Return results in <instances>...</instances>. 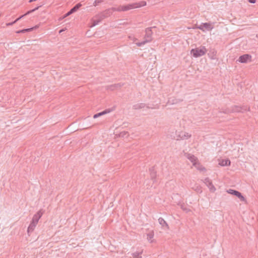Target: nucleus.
<instances>
[{
    "instance_id": "nucleus-21",
    "label": "nucleus",
    "mask_w": 258,
    "mask_h": 258,
    "mask_svg": "<svg viewBox=\"0 0 258 258\" xmlns=\"http://www.w3.org/2000/svg\"><path fill=\"white\" fill-rule=\"evenodd\" d=\"M154 237V233L153 232H150L147 234V239L150 242H152L153 240L152 239Z\"/></svg>"
},
{
    "instance_id": "nucleus-22",
    "label": "nucleus",
    "mask_w": 258,
    "mask_h": 258,
    "mask_svg": "<svg viewBox=\"0 0 258 258\" xmlns=\"http://www.w3.org/2000/svg\"><path fill=\"white\" fill-rule=\"evenodd\" d=\"M24 17V15H22L21 16H20V17H19L18 18H17V19H16L14 21L12 22H10V23H8L6 24V25L7 26H11V25H13L14 24L16 23L17 21H18L19 20H20L21 18H22L23 17Z\"/></svg>"
},
{
    "instance_id": "nucleus-29",
    "label": "nucleus",
    "mask_w": 258,
    "mask_h": 258,
    "mask_svg": "<svg viewBox=\"0 0 258 258\" xmlns=\"http://www.w3.org/2000/svg\"><path fill=\"white\" fill-rule=\"evenodd\" d=\"M197 28L203 31H205L204 29V26H203V23H202L200 26H198Z\"/></svg>"
},
{
    "instance_id": "nucleus-20",
    "label": "nucleus",
    "mask_w": 258,
    "mask_h": 258,
    "mask_svg": "<svg viewBox=\"0 0 258 258\" xmlns=\"http://www.w3.org/2000/svg\"><path fill=\"white\" fill-rule=\"evenodd\" d=\"M142 253V251L141 252H135L132 253V255L133 258H142V256H141Z\"/></svg>"
},
{
    "instance_id": "nucleus-3",
    "label": "nucleus",
    "mask_w": 258,
    "mask_h": 258,
    "mask_svg": "<svg viewBox=\"0 0 258 258\" xmlns=\"http://www.w3.org/2000/svg\"><path fill=\"white\" fill-rule=\"evenodd\" d=\"M42 215L43 212L40 210L33 216L32 221L27 229L28 233H31L33 231Z\"/></svg>"
},
{
    "instance_id": "nucleus-33",
    "label": "nucleus",
    "mask_w": 258,
    "mask_h": 258,
    "mask_svg": "<svg viewBox=\"0 0 258 258\" xmlns=\"http://www.w3.org/2000/svg\"><path fill=\"white\" fill-rule=\"evenodd\" d=\"M69 12L71 13V14H72L73 13H75L74 11L73 10L72 8L69 11Z\"/></svg>"
},
{
    "instance_id": "nucleus-2",
    "label": "nucleus",
    "mask_w": 258,
    "mask_h": 258,
    "mask_svg": "<svg viewBox=\"0 0 258 258\" xmlns=\"http://www.w3.org/2000/svg\"><path fill=\"white\" fill-rule=\"evenodd\" d=\"M155 27H151L147 28L145 29V34L144 35V40L140 42L136 43V45L138 46H142L145 44L150 42L153 40V32H152V29L155 28Z\"/></svg>"
},
{
    "instance_id": "nucleus-17",
    "label": "nucleus",
    "mask_w": 258,
    "mask_h": 258,
    "mask_svg": "<svg viewBox=\"0 0 258 258\" xmlns=\"http://www.w3.org/2000/svg\"><path fill=\"white\" fill-rule=\"evenodd\" d=\"M193 166H194L199 170L203 171L205 170V168L203 167L198 161L196 163H195Z\"/></svg>"
},
{
    "instance_id": "nucleus-19",
    "label": "nucleus",
    "mask_w": 258,
    "mask_h": 258,
    "mask_svg": "<svg viewBox=\"0 0 258 258\" xmlns=\"http://www.w3.org/2000/svg\"><path fill=\"white\" fill-rule=\"evenodd\" d=\"M150 176L152 180H154L156 176V173L153 168L150 169Z\"/></svg>"
},
{
    "instance_id": "nucleus-25",
    "label": "nucleus",
    "mask_w": 258,
    "mask_h": 258,
    "mask_svg": "<svg viewBox=\"0 0 258 258\" xmlns=\"http://www.w3.org/2000/svg\"><path fill=\"white\" fill-rule=\"evenodd\" d=\"M180 101H181V100L174 99H172V100H169L168 103H171V104H176Z\"/></svg>"
},
{
    "instance_id": "nucleus-7",
    "label": "nucleus",
    "mask_w": 258,
    "mask_h": 258,
    "mask_svg": "<svg viewBox=\"0 0 258 258\" xmlns=\"http://www.w3.org/2000/svg\"><path fill=\"white\" fill-rule=\"evenodd\" d=\"M227 192L230 194L235 196L240 200V201L246 202V199L238 191L232 189H229L227 190Z\"/></svg>"
},
{
    "instance_id": "nucleus-31",
    "label": "nucleus",
    "mask_w": 258,
    "mask_h": 258,
    "mask_svg": "<svg viewBox=\"0 0 258 258\" xmlns=\"http://www.w3.org/2000/svg\"><path fill=\"white\" fill-rule=\"evenodd\" d=\"M25 32H26L25 30L24 29H23V30H19V31H17V33H24Z\"/></svg>"
},
{
    "instance_id": "nucleus-26",
    "label": "nucleus",
    "mask_w": 258,
    "mask_h": 258,
    "mask_svg": "<svg viewBox=\"0 0 258 258\" xmlns=\"http://www.w3.org/2000/svg\"><path fill=\"white\" fill-rule=\"evenodd\" d=\"M104 1V0H95L94 2L93 3V6L96 7L98 6L99 4L102 3Z\"/></svg>"
},
{
    "instance_id": "nucleus-11",
    "label": "nucleus",
    "mask_w": 258,
    "mask_h": 258,
    "mask_svg": "<svg viewBox=\"0 0 258 258\" xmlns=\"http://www.w3.org/2000/svg\"><path fill=\"white\" fill-rule=\"evenodd\" d=\"M123 84L120 83L114 84L113 85L107 86L106 87V88L108 90L113 91L120 88L123 86Z\"/></svg>"
},
{
    "instance_id": "nucleus-1",
    "label": "nucleus",
    "mask_w": 258,
    "mask_h": 258,
    "mask_svg": "<svg viewBox=\"0 0 258 258\" xmlns=\"http://www.w3.org/2000/svg\"><path fill=\"white\" fill-rule=\"evenodd\" d=\"M146 5V2L144 1L140 3H135L131 4H128L125 6H120L118 7H113L111 10L113 11L121 12L126 11L131 9L140 8L145 6Z\"/></svg>"
},
{
    "instance_id": "nucleus-27",
    "label": "nucleus",
    "mask_w": 258,
    "mask_h": 258,
    "mask_svg": "<svg viewBox=\"0 0 258 258\" xmlns=\"http://www.w3.org/2000/svg\"><path fill=\"white\" fill-rule=\"evenodd\" d=\"M38 27L37 26H36L35 27H32V28H28V29H25L24 30H25L26 32H28V31H30L34 29H36L37 28H38Z\"/></svg>"
},
{
    "instance_id": "nucleus-13",
    "label": "nucleus",
    "mask_w": 258,
    "mask_h": 258,
    "mask_svg": "<svg viewBox=\"0 0 258 258\" xmlns=\"http://www.w3.org/2000/svg\"><path fill=\"white\" fill-rule=\"evenodd\" d=\"M158 221L159 224L161 225L163 228H166L167 229H169V226L167 222L164 220V219L161 217L159 218L158 219Z\"/></svg>"
},
{
    "instance_id": "nucleus-15",
    "label": "nucleus",
    "mask_w": 258,
    "mask_h": 258,
    "mask_svg": "<svg viewBox=\"0 0 258 258\" xmlns=\"http://www.w3.org/2000/svg\"><path fill=\"white\" fill-rule=\"evenodd\" d=\"M203 26H204V30L206 29L208 31L211 30L213 28L212 25L209 23H203Z\"/></svg>"
},
{
    "instance_id": "nucleus-30",
    "label": "nucleus",
    "mask_w": 258,
    "mask_h": 258,
    "mask_svg": "<svg viewBox=\"0 0 258 258\" xmlns=\"http://www.w3.org/2000/svg\"><path fill=\"white\" fill-rule=\"evenodd\" d=\"M248 1L249 3L251 4H254L256 2V0H248Z\"/></svg>"
},
{
    "instance_id": "nucleus-34",
    "label": "nucleus",
    "mask_w": 258,
    "mask_h": 258,
    "mask_svg": "<svg viewBox=\"0 0 258 258\" xmlns=\"http://www.w3.org/2000/svg\"><path fill=\"white\" fill-rule=\"evenodd\" d=\"M256 37L258 38V33L256 35Z\"/></svg>"
},
{
    "instance_id": "nucleus-12",
    "label": "nucleus",
    "mask_w": 258,
    "mask_h": 258,
    "mask_svg": "<svg viewBox=\"0 0 258 258\" xmlns=\"http://www.w3.org/2000/svg\"><path fill=\"white\" fill-rule=\"evenodd\" d=\"M186 157L192 163V165H194L195 163H196L198 161L197 157L190 154H186Z\"/></svg>"
},
{
    "instance_id": "nucleus-28",
    "label": "nucleus",
    "mask_w": 258,
    "mask_h": 258,
    "mask_svg": "<svg viewBox=\"0 0 258 258\" xmlns=\"http://www.w3.org/2000/svg\"><path fill=\"white\" fill-rule=\"evenodd\" d=\"M71 13H70V12L69 11L68 13H67L66 14H64L62 18H61V19H63L66 17H67L68 16L71 15Z\"/></svg>"
},
{
    "instance_id": "nucleus-32",
    "label": "nucleus",
    "mask_w": 258,
    "mask_h": 258,
    "mask_svg": "<svg viewBox=\"0 0 258 258\" xmlns=\"http://www.w3.org/2000/svg\"><path fill=\"white\" fill-rule=\"evenodd\" d=\"M127 134V133L124 132L120 133V136L123 137L124 135H126Z\"/></svg>"
},
{
    "instance_id": "nucleus-23",
    "label": "nucleus",
    "mask_w": 258,
    "mask_h": 258,
    "mask_svg": "<svg viewBox=\"0 0 258 258\" xmlns=\"http://www.w3.org/2000/svg\"><path fill=\"white\" fill-rule=\"evenodd\" d=\"M41 7V6H37V7L35 8L34 9L31 10H30L29 11H28L26 13H25L24 15V16H26V15H28L31 13H32V12L37 10L40 7Z\"/></svg>"
},
{
    "instance_id": "nucleus-24",
    "label": "nucleus",
    "mask_w": 258,
    "mask_h": 258,
    "mask_svg": "<svg viewBox=\"0 0 258 258\" xmlns=\"http://www.w3.org/2000/svg\"><path fill=\"white\" fill-rule=\"evenodd\" d=\"M82 6V5L81 3H78L77 5H76L73 8H72V9L74 11V12H76L79 9V8Z\"/></svg>"
},
{
    "instance_id": "nucleus-6",
    "label": "nucleus",
    "mask_w": 258,
    "mask_h": 258,
    "mask_svg": "<svg viewBox=\"0 0 258 258\" xmlns=\"http://www.w3.org/2000/svg\"><path fill=\"white\" fill-rule=\"evenodd\" d=\"M105 18V16L103 13H101L95 16L94 18L92 19V23L90 27H93L96 26L97 25L99 24V23Z\"/></svg>"
},
{
    "instance_id": "nucleus-16",
    "label": "nucleus",
    "mask_w": 258,
    "mask_h": 258,
    "mask_svg": "<svg viewBox=\"0 0 258 258\" xmlns=\"http://www.w3.org/2000/svg\"><path fill=\"white\" fill-rule=\"evenodd\" d=\"M230 161L228 159L222 160L220 161L219 164L222 166H225L230 165Z\"/></svg>"
},
{
    "instance_id": "nucleus-10",
    "label": "nucleus",
    "mask_w": 258,
    "mask_h": 258,
    "mask_svg": "<svg viewBox=\"0 0 258 258\" xmlns=\"http://www.w3.org/2000/svg\"><path fill=\"white\" fill-rule=\"evenodd\" d=\"M190 137L191 135L188 133L184 132H179L177 135L178 139L177 140H185L189 138Z\"/></svg>"
},
{
    "instance_id": "nucleus-18",
    "label": "nucleus",
    "mask_w": 258,
    "mask_h": 258,
    "mask_svg": "<svg viewBox=\"0 0 258 258\" xmlns=\"http://www.w3.org/2000/svg\"><path fill=\"white\" fill-rule=\"evenodd\" d=\"M108 112H109V111H107V110H104L103 111H102L101 112H99V113H96V114H94V116H93V118H97V117H99V116H101L102 115L106 114Z\"/></svg>"
},
{
    "instance_id": "nucleus-8",
    "label": "nucleus",
    "mask_w": 258,
    "mask_h": 258,
    "mask_svg": "<svg viewBox=\"0 0 258 258\" xmlns=\"http://www.w3.org/2000/svg\"><path fill=\"white\" fill-rule=\"evenodd\" d=\"M251 55L248 54H245L239 56L237 61L241 63H247L251 61Z\"/></svg>"
},
{
    "instance_id": "nucleus-9",
    "label": "nucleus",
    "mask_w": 258,
    "mask_h": 258,
    "mask_svg": "<svg viewBox=\"0 0 258 258\" xmlns=\"http://www.w3.org/2000/svg\"><path fill=\"white\" fill-rule=\"evenodd\" d=\"M203 182L208 187L210 191L214 192L216 190L215 187L213 184L212 181L209 178L206 177L204 179Z\"/></svg>"
},
{
    "instance_id": "nucleus-35",
    "label": "nucleus",
    "mask_w": 258,
    "mask_h": 258,
    "mask_svg": "<svg viewBox=\"0 0 258 258\" xmlns=\"http://www.w3.org/2000/svg\"><path fill=\"white\" fill-rule=\"evenodd\" d=\"M62 32V30L59 31V33Z\"/></svg>"
},
{
    "instance_id": "nucleus-4",
    "label": "nucleus",
    "mask_w": 258,
    "mask_h": 258,
    "mask_svg": "<svg viewBox=\"0 0 258 258\" xmlns=\"http://www.w3.org/2000/svg\"><path fill=\"white\" fill-rule=\"evenodd\" d=\"M207 50L205 46H201L199 48L192 49L190 51V54L194 57H199L203 56L206 54Z\"/></svg>"
},
{
    "instance_id": "nucleus-5",
    "label": "nucleus",
    "mask_w": 258,
    "mask_h": 258,
    "mask_svg": "<svg viewBox=\"0 0 258 258\" xmlns=\"http://www.w3.org/2000/svg\"><path fill=\"white\" fill-rule=\"evenodd\" d=\"M247 110V107H242L238 106H232L231 108H226L225 109H222L220 112L228 114L231 112H242L243 111H246Z\"/></svg>"
},
{
    "instance_id": "nucleus-14",
    "label": "nucleus",
    "mask_w": 258,
    "mask_h": 258,
    "mask_svg": "<svg viewBox=\"0 0 258 258\" xmlns=\"http://www.w3.org/2000/svg\"><path fill=\"white\" fill-rule=\"evenodd\" d=\"M146 106V104L143 103H137L133 105V108L134 109H140L144 108Z\"/></svg>"
}]
</instances>
